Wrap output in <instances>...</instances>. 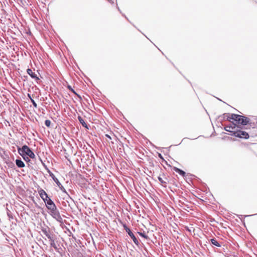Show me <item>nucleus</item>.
I'll list each match as a JSON object with an SVG mask.
<instances>
[{"instance_id": "f257e3e1", "label": "nucleus", "mask_w": 257, "mask_h": 257, "mask_svg": "<svg viewBox=\"0 0 257 257\" xmlns=\"http://www.w3.org/2000/svg\"><path fill=\"white\" fill-rule=\"evenodd\" d=\"M18 152L24 160H26V156L32 159H34L35 157V155L33 152L26 145H24L22 148L18 147Z\"/></svg>"}, {"instance_id": "f03ea898", "label": "nucleus", "mask_w": 257, "mask_h": 257, "mask_svg": "<svg viewBox=\"0 0 257 257\" xmlns=\"http://www.w3.org/2000/svg\"><path fill=\"white\" fill-rule=\"evenodd\" d=\"M231 118L236 121L238 124L243 125H246L250 121V119L247 117L233 113L231 114Z\"/></svg>"}, {"instance_id": "7ed1b4c3", "label": "nucleus", "mask_w": 257, "mask_h": 257, "mask_svg": "<svg viewBox=\"0 0 257 257\" xmlns=\"http://www.w3.org/2000/svg\"><path fill=\"white\" fill-rule=\"evenodd\" d=\"M49 213L60 223H63V221L60 212L57 207L49 211Z\"/></svg>"}, {"instance_id": "20e7f679", "label": "nucleus", "mask_w": 257, "mask_h": 257, "mask_svg": "<svg viewBox=\"0 0 257 257\" xmlns=\"http://www.w3.org/2000/svg\"><path fill=\"white\" fill-rule=\"evenodd\" d=\"M48 172L49 173L50 176L53 179L54 181L56 183V184L59 187L60 190L63 192L67 193L64 187L62 185V184L60 183L58 179L55 176L53 173H52L50 170L48 171Z\"/></svg>"}, {"instance_id": "39448f33", "label": "nucleus", "mask_w": 257, "mask_h": 257, "mask_svg": "<svg viewBox=\"0 0 257 257\" xmlns=\"http://www.w3.org/2000/svg\"><path fill=\"white\" fill-rule=\"evenodd\" d=\"M123 227L124 229L125 230L126 232L128 233L129 236L131 237V238L133 240V241L134 243L138 245L139 244V242L137 238L136 237L135 235L133 233V232L131 231V229L127 227L126 225H123Z\"/></svg>"}, {"instance_id": "423d86ee", "label": "nucleus", "mask_w": 257, "mask_h": 257, "mask_svg": "<svg viewBox=\"0 0 257 257\" xmlns=\"http://www.w3.org/2000/svg\"><path fill=\"white\" fill-rule=\"evenodd\" d=\"M237 138L243 139H247L249 138V135L246 132L237 128Z\"/></svg>"}, {"instance_id": "0eeeda50", "label": "nucleus", "mask_w": 257, "mask_h": 257, "mask_svg": "<svg viewBox=\"0 0 257 257\" xmlns=\"http://www.w3.org/2000/svg\"><path fill=\"white\" fill-rule=\"evenodd\" d=\"M46 206L49 211L55 208V207H57L54 202L51 199H49L48 202H46Z\"/></svg>"}, {"instance_id": "6e6552de", "label": "nucleus", "mask_w": 257, "mask_h": 257, "mask_svg": "<svg viewBox=\"0 0 257 257\" xmlns=\"http://www.w3.org/2000/svg\"><path fill=\"white\" fill-rule=\"evenodd\" d=\"M28 74L32 78H34L37 80H39V78L38 77H37V75L33 72V70L31 69H28L27 70Z\"/></svg>"}, {"instance_id": "1a4fd4ad", "label": "nucleus", "mask_w": 257, "mask_h": 257, "mask_svg": "<svg viewBox=\"0 0 257 257\" xmlns=\"http://www.w3.org/2000/svg\"><path fill=\"white\" fill-rule=\"evenodd\" d=\"M237 126L234 123H233L231 125H227L224 127V129L225 131L230 132L232 130H234Z\"/></svg>"}, {"instance_id": "9d476101", "label": "nucleus", "mask_w": 257, "mask_h": 257, "mask_svg": "<svg viewBox=\"0 0 257 257\" xmlns=\"http://www.w3.org/2000/svg\"><path fill=\"white\" fill-rule=\"evenodd\" d=\"M16 164L19 168H24L25 166V163L21 159H17Z\"/></svg>"}, {"instance_id": "9b49d317", "label": "nucleus", "mask_w": 257, "mask_h": 257, "mask_svg": "<svg viewBox=\"0 0 257 257\" xmlns=\"http://www.w3.org/2000/svg\"><path fill=\"white\" fill-rule=\"evenodd\" d=\"M78 120L80 122V123L82 124V125L83 127H84L86 128H88L87 124L86 123V122H85V121L84 120V119L82 118V117L81 116H78Z\"/></svg>"}, {"instance_id": "f8f14e48", "label": "nucleus", "mask_w": 257, "mask_h": 257, "mask_svg": "<svg viewBox=\"0 0 257 257\" xmlns=\"http://www.w3.org/2000/svg\"><path fill=\"white\" fill-rule=\"evenodd\" d=\"M220 117L222 118L223 119H227L229 121H230L231 119H232L231 118V114L230 115L229 113H224L222 116H220Z\"/></svg>"}, {"instance_id": "ddd939ff", "label": "nucleus", "mask_w": 257, "mask_h": 257, "mask_svg": "<svg viewBox=\"0 0 257 257\" xmlns=\"http://www.w3.org/2000/svg\"><path fill=\"white\" fill-rule=\"evenodd\" d=\"M174 170L176 172L178 173L180 175H182V176H184L186 174L184 171L181 170L180 169L176 168V167H174Z\"/></svg>"}, {"instance_id": "4468645a", "label": "nucleus", "mask_w": 257, "mask_h": 257, "mask_svg": "<svg viewBox=\"0 0 257 257\" xmlns=\"http://www.w3.org/2000/svg\"><path fill=\"white\" fill-rule=\"evenodd\" d=\"M38 192L42 199H44V196L45 197V196L48 195L47 193L42 189H41L40 190H38Z\"/></svg>"}, {"instance_id": "2eb2a0df", "label": "nucleus", "mask_w": 257, "mask_h": 257, "mask_svg": "<svg viewBox=\"0 0 257 257\" xmlns=\"http://www.w3.org/2000/svg\"><path fill=\"white\" fill-rule=\"evenodd\" d=\"M210 241L211 243L214 245H215L217 247L221 246V244L215 238H211L210 239Z\"/></svg>"}, {"instance_id": "dca6fc26", "label": "nucleus", "mask_w": 257, "mask_h": 257, "mask_svg": "<svg viewBox=\"0 0 257 257\" xmlns=\"http://www.w3.org/2000/svg\"><path fill=\"white\" fill-rule=\"evenodd\" d=\"M239 127L237 126L235 129L232 130L231 132H230V135L232 136H234L235 137H237V128H238Z\"/></svg>"}, {"instance_id": "f3484780", "label": "nucleus", "mask_w": 257, "mask_h": 257, "mask_svg": "<svg viewBox=\"0 0 257 257\" xmlns=\"http://www.w3.org/2000/svg\"><path fill=\"white\" fill-rule=\"evenodd\" d=\"M50 245L51 246L55 248H56L57 247H56V244H55V239L54 238V237H52L51 238H50Z\"/></svg>"}, {"instance_id": "a211bd4d", "label": "nucleus", "mask_w": 257, "mask_h": 257, "mask_svg": "<svg viewBox=\"0 0 257 257\" xmlns=\"http://www.w3.org/2000/svg\"><path fill=\"white\" fill-rule=\"evenodd\" d=\"M42 231L44 233V234L50 239L52 237H53L52 236H51L49 233L47 231V230L45 229H42Z\"/></svg>"}, {"instance_id": "6ab92c4d", "label": "nucleus", "mask_w": 257, "mask_h": 257, "mask_svg": "<svg viewBox=\"0 0 257 257\" xmlns=\"http://www.w3.org/2000/svg\"><path fill=\"white\" fill-rule=\"evenodd\" d=\"M138 233L139 234V235L141 236H142L146 239L149 238L148 236L147 235H146V233H145V232H138Z\"/></svg>"}, {"instance_id": "aec40b11", "label": "nucleus", "mask_w": 257, "mask_h": 257, "mask_svg": "<svg viewBox=\"0 0 257 257\" xmlns=\"http://www.w3.org/2000/svg\"><path fill=\"white\" fill-rule=\"evenodd\" d=\"M45 124L47 127H49L51 125V121L49 119H47L45 121Z\"/></svg>"}, {"instance_id": "412c9836", "label": "nucleus", "mask_w": 257, "mask_h": 257, "mask_svg": "<svg viewBox=\"0 0 257 257\" xmlns=\"http://www.w3.org/2000/svg\"><path fill=\"white\" fill-rule=\"evenodd\" d=\"M7 215L9 216L10 219H13V216L10 211L8 210V211L7 212Z\"/></svg>"}, {"instance_id": "4be33fe9", "label": "nucleus", "mask_w": 257, "mask_h": 257, "mask_svg": "<svg viewBox=\"0 0 257 257\" xmlns=\"http://www.w3.org/2000/svg\"><path fill=\"white\" fill-rule=\"evenodd\" d=\"M31 102H32V104H33V105L34 106V107L35 108H37V104L36 102L35 101V100L33 99H32V98H31Z\"/></svg>"}, {"instance_id": "5701e85b", "label": "nucleus", "mask_w": 257, "mask_h": 257, "mask_svg": "<svg viewBox=\"0 0 257 257\" xmlns=\"http://www.w3.org/2000/svg\"><path fill=\"white\" fill-rule=\"evenodd\" d=\"M49 199H51L50 198H49L48 195H47V196H45V197L44 196V199H43V200L44 201V202L46 204V202H48Z\"/></svg>"}, {"instance_id": "b1692460", "label": "nucleus", "mask_w": 257, "mask_h": 257, "mask_svg": "<svg viewBox=\"0 0 257 257\" xmlns=\"http://www.w3.org/2000/svg\"><path fill=\"white\" fill-rule=\"evenodd\" d=\"M158 180L162 184H166V182H165L161 177H158Z\"/></svg>"}, {"instance_id": "393cba45", "label": "nucleus", "mask_w": 257, "mask_h": 257, "mask_svg": "<svg viewBox=\"0 0 257 257\" xmlns=\"http://www.w3.org/2000/svg\"><path fill=\"white\" fill-rule=\"evenodd\" d=\"M68 88L70 90H71V91L72 92H73V93H75V94H76V93L75 92V91H74V90H73V89L71 87V86H68Z\"/></svg>"}, {"instance_id": "a878e982", "label": "nucleus", "mask_w": 257, "mask_h": 257, "mask_svg": "<svg viewBox=\"0 0 257 257\" xmlns=\"http://www.w3.org/2000/svg\"><path fill=\"white\" fill-rule=\"evenodd\" d=\"M105 137H106V138H107L108 139H109V140H111V137H110L109 135H108V134H106V135H105Z\"/></svg>"}, {"instance_id": "bb28decb", "label": "nucleus", "mask_w": 257, "mask_h": 257, "mask_svg": "<svg viewBox=\"0 0 257 257\" xmlns=\"http://www.w3.org/2000/svg\"><path fill=\"white\" fill-rule=\"evenodd\" d=\"M25 158H26V160H25V161H30V159H29V157L28 156L25 157Z\"/></svg>"}, {"instance_id": "cd10ccee", "label": "nucleus", "mask_w": 257, "mask_h": 257, "mask_svg": "<svg viewBox=\"0 0 257 257\" xmlns=\"http://www.w3.org/2000/svg\"><path fill=\"white\" fill-rule=\"evenodd\" d=\"M159 157L161 159H163V156H162V155L161 154H159V155H158Z\"/></svg>"}, {"instance_id": "c85d7f7f", "label": "nucleus", "mask_w": 257, "mask_h": 257, "mask_svg": "<svg viewBox=\"0 0 257 257\" xmlns=\"http://www.w3.org/2000/svg\"><path fill=\"white\" fill-rule=\"evenodd\" d=\"M28 96H29V97L31 98V96H30V94H28Z\"/></svg>"}, {"instance_id": "c756f323", "label": "nucleus", "mask_w": 257, "mask_h": 257, "mask_svg": "<svg viewBox=\"0 0 257 257\" xmlns=\"http://www.w3.org/2000/svg\"><path fill=\"white\" fill-rule=\"evenodd\" d=\"M28 96H29V97L31 98V96H30V94H28Z\"/></svg>"}]
</instances>
